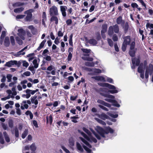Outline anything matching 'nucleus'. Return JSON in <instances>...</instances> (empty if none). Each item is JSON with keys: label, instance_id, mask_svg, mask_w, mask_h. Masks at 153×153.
Segmentation results:
<instances>
[{"label": "nucleus", "instance_id": "42", "mask_svg": "<svg viewBox=\"0 0 153 153\" xmlns=\"http://www.w3.org/2000/svg\"><path fill=\"white\" fill-rule=\"evenodd\" d=\"M25 114L27 115H29L30 119H32L33 117V115L30 111H27L25 112Z\"/></svg>", "mask_w": 153, "mask_h": 153}, {"label": "nucleus", "instance_id": "26", "mask_svg": "<svg viewBox=\"0 0 153 153\" xmlns=\"http://www.w3.org/2000/svg\"><path fill=\"white\" fill-rule=\"evenodd\" d=\"M25 54V52H23L21 50L20 51L14 53L13 55L14 56L16 57H19L21 55H24Z\"/></svg>", "mask_w": 153, "mask_h": 153}, {"label": "nucleus", "instance_id": "27", "mask_svg": "<svg viewBox=\"0 0 153 153\" xmlns=\"http://www.w3.org/2000/svg\"><path fill=\"white\" fill-rule=\"evenodd\" d=\"M37 96H34L31 98V102L32 103H34L36 105L38 104L37 100L36 99Z\"/></svg>", "mask_w": 153, "mask_h": 153}, {"label": "nucleus", "instance_id": "38", "mask_svg": "<svg viewBox=\"0 0 153 153\" xmlns=\"http://www.w3.org/2000/svg\"><path fill=\"white\" fill-rule=\"evenodd\" d=\"M113 27L112 26H110L109 28L108 31V34L109 36L112 35L113 33Z\"/></svg>", "mask_w": 153, "mask_h": 153}, {"label": "nucleus", "instance_id": "14", "mask_svg": "<svg viewBox=\"0 0 153 153\" xmlns=\"http://www.w3.org/2000/svg\"><path fill=\"white\" fill-rule=\"evenodd\" d=\"M47 70L49 71H51V73L52 75H55L56 70L55 67L53 65H50L48 67Z\"/></svg>", "mask_w": 153, "mask_h": 153}, {"label": "nucleus", "instance_id": "18", "mask_svg": "<svg viewBox=\"0 0 153 153\" xmlns=\"http://www.w3.org/2000/svg\"><path fill=\"white\" fill-rule=\"evenodd\" d=\"M60 8L62 16L65 17L66 15L65 11L67 9V7L65 6H61L60 7Z\"/></svg>", "mask_w": 153, "mask_h": 153}, {"label": "nucleus", "instance_id": "56", "mask_svg": "<svg viewBox=\"0 0 153 153\" xmlns=\"http://www.w3.org/2000/svg\"><path fill=\"white\" fill-rule=\"evenodd\" d=\"M124 28L125 32L126 33L128 29V23L126 22L125 23Z\"/></svg>", "mask_w": 153, "mask_h": 153}, {"label": "nucleus", "instance_id": "12", "mask_svg": "<svg viewBox=\"0 0 153 153\" xmlns=\"http://www.w3.org/2000/svg\"><path fill=\"white\" fill-rule=\"evenodd\" d=\"M132 65L131 66V68L132 69H134L136 66L138 65L140 63V60L139 59L133 58L132 59Z\"/></svg>", "mask_w": 153, "mask_h": 153}, {"label": "nucleus", "instance_id": "6", "mask_svg": "<svg viewBox=\"0 0 153 153\" xmlns=\"http://www.w3.org/2000/svg\"><path fill=\"white\" fill-rule=\"evenodd\" d=\"M82 50L84 53V56L82 57L83 59L89 61H92L93 60V58L89 57V53L91 51L90 49L83 48L82 49Z\"/></svg>", "mask_w": 153, "mask_h": 153}, {"label": "nucleus", "instance_id": "9", "mask_svg": "<svg viewBox=\"0 0 153 153\" xmlns=\"http://www.w3.org/2000/svg\"><path fill=\"white\" fill-rule=\"evenodd\" d=\"M34 10L33 9H30L25 12V14L27 15L25 18V20L27 21L30 22L32 20V13L33 12Z\"/></svg>", "mask_w": 153, "mask_h": 153}, {"label": "nucleus", "instance_id": "29", "mask_svg": "<svg viewBox=\"0 0 153 153\" xmlns=\"http://www.w3.org/2000/svg\"><path fill=\"white\" fill-rule=\"evenodd\" d=\"M46 42V40H43L40 43L39 46L37 48V50L38 51L40 50L41 49H42L44 46Z\"/></svg>", "mask_w": 153, "mask_h": 153}, {"label": "nucleus", "instance_id": "36", "mask_svg": "<svg viewBox=\"0 0 153 153\" xmlns=\"http://www.w3.org/2000/svg\"><path fill=\"white\" fill-rule=\"evenodd\" d=\"M30 90L27 89L26 90L24 91V92L26 93L27 99H28L31 96Z\"/></svg>", "mask_w": 153, "mask_h": 153}, {"label": "nucleus", "instance_id": "49", "mask_svg": "<svg viewBox=\"0 0 153 153\" xmlns=\"http://www.w3.org/2000/svg\"><path fill=\"white\" fill-rule=\"evenodd\" d=\"M107 114L110 117L114 118H116L118 116V115L117 114H113L111 113L110 112H108Z\"/></svg>", "mask_w": 153, "mask_h": 153}, {"label": "nucleus", "instance_id": "43", "mask_svg": "<svg viewBox=\"0 0 153 153\" xmlns=\"http://www.w3.org/2000/svg\"><path fill=\"white\" fill-rule=\"evenodd\" d=\"M24 9L23 7H21L15 9L14 10L15 13H20Z\"/></svg>", "mask_w": 153, "mask_h": 153}, {"label": "nucleus", "instance_id": "47", "mask_svg": "<svg viewBox=\"0 0 153 153\" xmlns=\"http://www.w3.org/2000/svg\"><path fill=\"white\" fill-rule=\"evenodd\" d=\"M106 82H108L110 83H113L114 82L112 79L111 78L105 76Z\"/></svg>", "mask_w": 153, "mask_h": 153}, {"label": "nucleus", "instance_id": "11", "mask_svg": "<svg viewBox=\"0 0 153 153\" xmlns=\"http://www.w3.org/2000/svg\"><path fill=\"white\" fill-rule=\"evenodd\" d=\"M49 12L51 15H57L58 11L57 7L54 6H52L50 8Z\"/></svg>", "mask_w": 153, "mask_h": 153}, {"label": "nucleus", "instance_id": "41", "mask_svg": "<svg viewBox=\"0 0 153 153\" xmlns=\"http://www.w3.org/2000/svg\"><path fill=\"white\" fill-rule=\"evenodd\" d=\"M33 63L34 65V67L35 68H38L39 63L37 62V60L36 59H35L33 60Z\"/></svg>", "mask_w": 153, "mask_h": 153}, {"label": "nucleus", "instance_id": "2", "mask_svg": "<svg viewBox=\"0 0 153 153\" xmlns=\"http://www.w3.org/2000/svg\"><path fill=\"white\" fill-rule=\"evenodd\" d=\"M16 31H17V34L18 36L17 37H19L22 40H24L25 39V36L26 35L25 31L21 27L16 26L12 32L13 34L15 36Z\"/></svg>", "mask_w": 153, "mask_h": 153}, {"label": "nucleus", "instance_id": "7", "mask_svg": "<svg viewBox=\"0 0 153 153\" xmlns=\"http://www.w3.org/2000/svg\"><path fill=\"white\" fill-rule=\"evenodd\" d=\"M79 138L83 143L88 147L85 146H83V147L86 151L88 153L93 152L92 150H94L95 149H92L91 148V146L90 145L88 142L84 139L81 137H79Z\"/></svg>", "mask_w": 153, "mask_h": 153}, {"label": "nucleus", "instance_id": "20", "mask_svg": "<svg viewBox=\"0 0 153 153\" xmlns=\"http://www.w3.org/2000/svg\"><path fill=\"white\" fill-rule=\"evenodd\" d=\"M97 115L100 118L103 120H105L106 119H108L109 118V117L104 113H102L100 114H98Z\"/></svg>", "mask_w": 153, "mask_h": 153}, {"label": "nucleus", "instance_id": "1", "mask_svg": "<svg viewBox=\"0 0 153 153\" xmlns=\"http://www.w3.org/2000/svg\"><path fill=\"white\" fill-rule=\"evenodd\" d=\"M97 131L103 137H105L108 133L112 134L114 130L110 127H106L105 130L99 126H97L95 128Z\"/></svg>", "mask_w": 153, "mask_h": 153}, {"label": "nucleus", "instance_id": "34", "mask_svg": "<svg viewBox=\"0 0 153 153\" xmlns=\"http://www.w3.org/2000/svg\"><path fill=\"white\" fill-rule=\"evenodd\" d=\"M3 134L6 141L7 143L9 142L10 141V139L7 133L6 132H4Z\"/></svg>", "mask_w": 153, "mask_h": 153}, {"label": "nucleus", "instance_id": "58", "mask_svg": "<svg viewBox=\"0 0 153 153\" xmlns=\"http://www.w3.org/2000/svg\"><path fill=\"white\" fill-rule=\"evenodd\" d=\"M0 142L1 144H3L4 143V140L1 132H0Z\"/></svg>", "mask_w": 153, "mask_h": 153}, {"label": "nucleus", "instance_id": "37", "mask_svg": "<svg viewBox=\"0 0 153 153\" xmlns=\"http://www.w3.org/2000/svg\"><path fill=\"white\" fill-rule=\"evenodd\" d=\"M94 119L99 123L103 125H105V122L101 120L96 117Z\"/></svg>", "mask_w": 153, "mask_h": 153}, {"label": "nucleus", "instance_id": "62", "mask_svg": "<svg viewBox=\"0 0 153 153\" xmlns=\"http://www.w3.org/2000/svg\"><path fill=\"white\" fill-rule=\"evenodd\" d=\"M2 78L1 80V81L2 82H5L6 80V77L5 75H1Z\"/></svg>", "mask_w": 153, "mask_h": 153}, {"label": "nucleus", "instance_id": "54", "mask_svg": "<svg viewBox=\"0 0 153 153\" xmlns=\"http://www.w3.org/2000/svg\"><path fill=\"white\" fill-rule=\"evenodd\" d=\"M29 63L26 62V61L24 60L22 61V65L25 67V68H27L29 66Z\"/></svg>", "mask_w": 153, "mask_h": 153}, {"label": "nucleus", "instance_id": "50", "mask_svg": "<svg viewBox=\"0 0 153 153\" xmlns=\"http://www.w3.org/2000/svg\"><path fill=\"white\" fill-rule=\"evenodd\" d=\"M90 130L92 132L93 134L95 135V137L97 138L98 139H100V137L99 135L98 134H96L94 131L91 128H90Z\"/></svg>", "mask_w": 153, "mask_h": 153}, {"label": "nucleus", "instance_id": "21", "mask_svg": "<svg viewBox=\"0 0 153 153\" xmlns=\"http://www.w3.org/2000/svg\"><path fill=\"white\" fill-rule=\"evenodd\" d=\"M21 108L22 110H24L25 109H27L28 108V105L26 103L25 100H24L21 103Z\"/></svg>", "mask_w": 153, "mask_h": 153}, {"label": "nucleus", "instance_id": "24", "mask_svg": "<svg viewBox=\"0 0 153 153\" xmlns=\"http://www.w3.org/2000/svg\"><path fill=\"white\" fill-rule=\"evenodd\" d=\"M116 22L118 24H124V21L122 20V17L120 16L117 18Z\"/></svg>", "mask_w": 153, "mask_h": 153}, {"label": "nucleus", "instance_id": "16", "mask_svg": "<svg viewBox=\"0 0 153 153\" xmlns=\"http://www.w3.org/2000/svg\"><path fill=\"white\" fill-rule=\"evenodd\" d=\"M17 64V61H16L11 60L7 62L4 65L10 67H11L12 65H16Z\"/></svg>", "mask_w": 153, "mask_h": 153}, {"label": "nucleus", "instance_id": "40", "mask_svg": "<svg viewBox=\"0 0 153 153\" xmlns=\"http://www.w3.org/2000/svg\"><path fill=\"white\" fill-rule=\"evenodd\" d=\"M16 39L17 43L19 45H21L22 44L23 42L22 40V39H21L20 37H16Z\"/></svg>", "mask_w": 153, "mask_h": 153}, {"label": "nucleus", "instance_id": "28", "mask_svg": "<svg viewBox=\"0 0 153 153\" xmlns=\"http://www.w3.org/2000/svg\"><path fill=\"white\" fill-rule=\"evenodd\" d=\"M88 42L93 45H95L97 44V41L96 40L93 39H91L88 40Z\"/></svg>", "mask_w": 153, "mask_h": 153}, {"label": "nucleus", "instance_id": "25", "mask_svg": "<svg viewBox=\"0 0 153 153\" xmlns=\"http://www.w3.org/2000/svg\"><path fill=\"white\" fill-rule=\"evenodd\" d=\"M10 91L11 92V96H12L13 97H12V98H14V96H16L17 94V92L16 90V89L15 88L13 87L12 88V90H10Z\"/></svg>", "mask_w": 153, "mask_h": 153}, {"label": "nucleus", "instance_id": "59", "mask_svg": "<svg viewBox=\"0 0 153 153\" xmlns=\"http://www.w3.org/2000/svg\"><path fill=\"white\" fill-rule=\"evenodd\" d=\"M107 41L108 42V43L109 45L111 47H112V46H113V42L111 39H108Z\"/></svg>", "mask_w": 153, "mask_h": 153}, {"label": "nucleus", "instance_id": "46", "mask_svg": "<svg viewBox=\"0 0 153 153\" xmlns=\"http://www.w3.org/2000/svg\"><path fill=\"white\" fill-rule=\"evenodd\" d=\"M12 75L10 74H7L6 76V78L7 79V82H10L11 81L12 78Z\"/></svg>", "mask_w": 153, "mask_h": 153}, {"label": "nucleus", "instance_id": "60", "mask_svg": "<svg viewBox=\"0 0 153 153\" xmlns=\"http://www.w3.org/2000/svg\"><path fill=\"white\" fill-rule=\"evenodd\" d=\"M98 106L101 108L105 111H108V109L106 108L102 105L99 104L98 105Z\"/></svg>", "mask_w": 153, "mask_h": 153}, {"label": "nucleus", "instance_id": "33", "mask_svg": "<svg viewBox=\"0 0 153 153\" xmlns=\"http://www.w3.org/2000/svg\"><path fill=\"white\" fill-rule=\"evenodd\" d=\"M30 150L33 152H35L36 149V146L34 143H33L30 146Z\"/></svg>", "mask_w": 153, "mask_h": 153}, {"label": "nucleus", "instance_id": "57", "mask_svg": "<svg viewBox=\"0 0 153 153\" xmlns=\"http://www.w3.org/2000/svg\"><path fill=\"white\" fill-rule=\"evenodd\" d=\"M15 136L18 137L19 136V132L18 128L16 127L15 129Z\"/></svg>", "mask_w": 153, "mask_h": 153}, {"label": "nucleus", "instance_id": "31", "mask_svg": "<svg viewBox=\"0 0 153 153\" xmlns=\"http://www.w3.org/2000/svg\"><path fill=\"white\" fill-rule=\"evenodd\" d=\"M28 133V130L27 129H25L24 131L23 132L22 135V137L23 139H24L27 135Z\"/></svg>", "mask_w": 153, "mask_h": 153}, {"label": "nucleus", "instance_id": "4", "mask_svg": "<svg viewBox=\"0 0 153 153\" xmlns=\"http://www.w3.org/2000/svg\"><path fill=\"white\" fill-rule=\"evenodd\" d=\"M103 96L108 98H105V100L109 102L112 103L113 105L114 106L119 107L120 106V105L118 104L116 101L114 99V97L111 95H108L104 94H101Z\"/></svg>", "mask_w": 153, "mask_h": 153}, {"label": "nucleus", "instance_id": "17", "mask_svg": "<svg viewBox=\"0 0 153 153\" xmlns=\"http://www.w3.org/2000/svg\"><path fill=\"white\" fill-rule=\"evenodd\" d=\"M6 93L8 94V95L7 97H5L2 98H1V100L3 101H5L9 99L10 98H12V97H13L12 96H11V92L10 91V90H8L6 91Z\"/></svg>", "mask_w": 153, "mask_h": 153}, {"label": "nucleus", "instance_id": "13", "mask_svg": "<svg viewBox=\"0 0 153 153\" xmlns=\"http://www.w3.org/2000/svg\"><path fill=\"white\" fill-rule=\"evenodd\" d=\"M92 79H94L95 80L97 81H100L102 82H105L106 80L105 78L102 76H92L91 77Z\"/></svg>", "mask_w": 153, "mask_h": 153}, {"label": "nucleus", "instance_id": "39", "mask_svg": "<svg viewBox=\"0 0 153 153\" xmlns=\"http://www.w3.org/2000/svg\"><path fill=\"white\" fill-rule=\"evenodd\" d=\"M148 22H146V28H149V29L153 28V24L152 23H150L149 22V21L147 20Z\"/></svg>", "mask_w": 153, "mask_h": 153}, {"label": "nucleus", "instance_id": "3", "mask_svg": "<svg viewBox=\"0 0 153 153\" xmlns=\"http://www.w3.org/2000/svg\"><path fill=\"white\" fill-rule=\"evenodd\" d=\"M83 130L87 133L89 135V137H88L86 134L80 131H79V132L88 141L90 142H93L94 143H96L97 142V140L94 138L91 135V133L90 131L86 128L85 127H83L82 128Z\"/></svg>", "mask_w": 153, "mask_h": 153}, {"label": "nucleus", "instance_id": "19", "mask_svg": "<svg viewBox=\"0 0 153 153\" xmlns=\"http://www.w3.org/2000/svg\"><path fill=\"white\" fill-rule=\"evenodd\" d=\"M97 102L98 103H99L100 105H102L108 107H110L111 105L110 104L105 102L102 100H98Z\"/></svg>", "mask_w": 153, "mask_h": 153}, {"label": "nucleus", "instance_id": "23", "mask_svg": "<svg viewBox=\"0 0 153 153\" xmlns=\"http://www.w3.org/2000/svg\"><path fill=\"white\" fill-rule=\"evenodd\" d=\"M124 41L123 43H125L127 45H128L129 44L130 41V36H127L125 37L124 38Z\"/></svg>", "mask_w": 153, "mask_h": 153}, {"label": "nucleus", "instance_id": "8", "mask_svg": "<svg viewBox=\"0 0 153 153\" xmlns=\"http://www.w3.org/2000/svg\"><path fill=\"white\" fill-rule=\"evenodd\" d=\"M85 69L90 72L88 74L90 75H94L96 74H100L102 73V70L97 68H91L85 67Z\"/></svg>", "mask_w": 153, "mask_h": 153}, {"label": "nucleus", "instance_id": "52", "mask_svg": "<svg viewBox=\"0 0 153 153\" xmlns=\"http://www.w3.org/2000/svg\"><path fill=\"white\" fill-rule=\"evenodd\" d=\"M10 42L12 45H14L15 44V42L14 37L13 36H10Z\"/></svg>", "mask_w": 153, "mask_h": 153}, {"label": "nucleus", "instance_id": "51", "mask_svg": "<svg viewBox=\"0 0 153 153\" xmlns=\"http://www.w3.org/2000/svg\"><path fill=\"white\" fill-rule=\"evenodd\" d=\"M69 145L70 147L74 145V142L72 138H70L69 140Z\"/></svg>", "mask_w": 153, "mask_h": 153}, {"label": "nucleus", "instance_id": "48", "mask_svg": "<svg viewBox=\"0 0 153 153\" xmlns=\"http://www.w3.org/2000/svg\"><path fill=\"white\" fill-rule=\"evenodd\" d=\"M24 4L23 3L18 2L13 4V6L14 7H17L23 5Z\"/></svg>", "mask_w": 153, "mask_h": 153}, {"label": "nucleus", "instance_id": "5", "mask_svg": "<svg viewBox=\"0 0 153 153\" xmlns=\"http://www.w3.org/2000/svg\"><path fill=\"white\" fill-rule=\"evenodd\" d=\"M98 84L101 86L108 88L110 90L108 91V92L111 94H114L117 93L118 92V91L116 89V88L113 85L108 83L100 82L98 83Z\"/></svg>", "mask_w": 153, "mask_h": 153}, {"label": "nucleus", "instance_id": "10", "mask_svg": "<svg viewBox=\"0 0 153 153\" xmlns=\"http://www.w3.org/2000/svg\"><path fill=\"white\" fill-rule=\"evenodd\" d=\"M153 71V66L152 65L150 64L149 67L147 68L146 70L145 76L146 79H147L149 77V74L151 75L152 74Z\"/></svg>", "mask_w": 153, "mask_h": 153}, {"label": "nucleus", "instance_id": "44", "mask_svg": "<svg viewBox=\"0 0 153 153\" xmlns=\"http://www.w3.org/2000/svg\"><path fill=\"white\" fill-rule=\"evenodd\" d=\"M76 147L78 150L80 152H82L83 150V148L82 147L80 144L78 143H76Z\"/></svg>", "mask_w": 153, "mask_h": 153}, {"label": "nucleus", "instance_id": "22", "mask_svg": "<svg viewBox=\"0 0 153 153\" xmlns=\"http://www.w3.org/2000/svg\"><path fill=\"white\" fill-rule=\"evenodd\" d=\"M4 43V45L6 47H8L10 45V42L9 38L8 37H6L5 38Z\"/></svg>", "mask_w": 153, "mask_h": 153}, {"label": "nucleus", "instance_id": "63", "mask_svg": "<svg viewBox=\"0 0 153 153\" xmlns=\"http://www.w3.org/2000/svg\"><path fill=\"white\" fill-rule=\"evenodd\" d=\"M72 54L71 53H69V54L68 55L67 60L68 61H71L72 58Z\"/></svg>", "mask_w": 153, "mask_h": 153}, {"label": "nucleus", "instance_id": "32", "mask_svg": "<svg viewBox=\"0 0 153 153\" xmlns=\"http://www.w3.org/2000/svg\"><path fill=\"white\" fill-rule=\"evenodd\" d=\"M51 22H54L56 24L58 23V19L57 17L55 16H53L51 17Z\"/></svg>", "mask_w": 153, "mask_h": 153}, {"label": "nucleus", "instance_id": "35", "mask_svg": "<svg viewBox=\"0 0 153 153\" xmlns=\"http://www.w3.org/2000/svg\"><path fill=\"white\" fill-rule=\"evenodd\" d=\"M113 27L114 32L115 33H118L119 31V28L118 25H115Z\"/></svg>", "mask_w": 153, "mask_h": 153}, {"label": "nucleus", "instance_id": "30", "mask_svg": "<svg viewBox=\"0 0 153 153\" xmlns=\"http://www.w3.org/2000/svg\"><path fill=\"white\" fill-rule=\"evenodd\" d=\"M107 28V26L106 25H104L102 26V29L101 31L102 35H103V33H104L106 32Z\"/></svg>", "mask_w": 153, "mask_h": 153}, {"label": "nucleus", "instance_id": "61", "mask_svg": "<svg viewBox=\"0 0 153 153\" xmlns=\"http://www.w3.org/2000/svg\"><path fill=\"white\" fill-rule=\"evenodd\" d=\"M127 45L123 42L122 47V49L123 51H126Z\"/></svg>", "mask_w": 153, "mask_h": 153}, {"label": "nucleus", "instance_id": "45", "mask_svg": "<svg viewBox=\"0 0 153 153\" xmlns=\"http://www.w3.org/2000/svg\"><path fill=\"white\" fill-rule=\"evenodd\" d=\"M85 65L87 66H91V67H93L94 65V63L93 62H86L85 63Z\"/></svg>", "mask_w": 153, "mask_h": 153}, {"label": "nucleus", "instance_id": "53", "mask_svg": "<svg viewBox=\"0 0 153 153\" xmlns=\"http://www.w3.org/2000/svg\"><path fill=\"white\" fill-rule=\"evenodd\" d=\"M62 29L61 28L60 29L58 33V35L59 37H62L63 35V33L62 32Z\"/></svg>", "mask_w": 153, "mask_h": 153}, {"label": "nucleus", "instance_id": "55", "mask_svg": "<svg viewBox=\"0 0 153 153\" xmlns=\"http://www.w3.org/2000/svg\"><path fill=\"white\" fill-rule=\"evenodd\" d=\"M9 126L11 128H12L13 126V123L12 120H10L8 122Z\"/></svg>", "mask_w": 153, "mask_h": 153}, {"label": "nucleus", "instance_id": "15", "mask_svg": "<svg viewBox=\"0 0 153 153\" xmlns=\"http://www.w3.org/2000/svg\"><path fill=\"white\" fill-rule=\"evenodd\" d=\"M144 71L143 67L140 64L138 68V72L140 74V77L143 79L144 78Z\"/></svg>", "mask_w": 153, "mask_h": 153}, {"label": "nucleus", "instance_id": "64", "mask_svg": "<svg viewBox=\"0 0 153 153\" xmlns=\"http://www.w3.org/2000/svg\"><path fill=\"white\" fill-rule=\"evenodd\" d=\"M61 148L66 153H69V151L68 149H67L64 146H61Z\"/></svg>", "mask_w": 153, "mask_h": 153}]
</instances>
